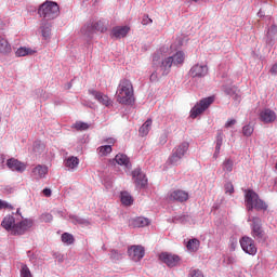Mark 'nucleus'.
Masks as SVG:
<instances>
[{"label":"nucleus","instance_id":"1","mask_svg":"<svg viewBox=\"0 0 277 277\" xmlns=\"http://www.w3.org/2000/svg\"><path fill=\"white\" fill-rule=\"evenodd\" d=\"M184 62L185 52L183 51H177L175 54L167 58H161V55L159 53H155L153 55V64L154 66H160L162 77L170 75L172 66H183Z\"/></svg>","mask_w":277,"mask_h":277},{"label":"nucleus","instance_id":"2","mask_svg":"<svg viewBox=\"0 0 277 277\" xmlns=\"http://www.w3.org/2000/svg\"><path fill=\"white\" fill-rule=\"evenodd\" d=\"M1 226L9 230L11 235H25L34 226V220L25 219L16 223V219L13 215H8L3 219Z\"/></svg>","mask_w":277,"mask_h":277},{"label":"nucleus","instance_id":"3","mask_svg":"<svg viewBox=\"0 0 277 277\" xmlns=\"http://www.w3.org/2000/svg\"><path fill=\"white\" fill-rule=\"evenodd\" d=\"M117 101L121 105H131L135 101L133 97V84L129 80L123 79L120 81L117 89Z\"/></svg>","mask_w":277,"mask_h":277},{"label":"nucleus","instance_id":"4","mask_svg":"<svg viewBox=\"0 0 277 277\" xmlns=\"http://www.w3.org/2000/svg\"><path fill=\"white\" fill-rule=\"evenodd\" d=\"M38 14L41 21H55L60 16V5L57 2L47 1L39 6Z\"/></svg>","mask_w":277,"mask_h":277},{"label":"nucleus","instance_id":"5","mask_svg":"<svg viewBox=\"0 0 277 277\" xmlns=\"http://www.w3.org/2000/svg\"><path fill=\"white\" fill-rule=\"evenodd\" d=\"M245 202L248 211H252V209H256V211H267L268 206L259 197V194H256L254 190L246 192Z\"/></svg>","mask_w":277,"mask_h":277},{"label":"nucleus","instance_id":"6","mask_svg":"<svg viewBox=\"0 0 277 277\" xmlns=\"http://www.w3.org/2000/svg\"><path fill=\"white\" fill-rule=\"evenodd\" d=\"M251 222V235L258 243H265L267 241V235L263 230V221L259 216H252L248 219Z\"/></svg>","mask_w":277,"mask_h":277},{"label":"nucleus","instance_id":"7","mask_svg":"<svg viewBox=\"0 0 277 277\" xmlns=\"http://www.w3.org/2000/svg\"><path fill=\"white\" fill-rule=\"evenodd\" d=\"M214 98L213 97H206L200 100L192 109H190V118H198L200 114L207 111L209 107L212 105Z\"/></svg>","mask_w":277,"mask_h":277},{"label":"nucleus","instance_id":"8","mask_svg":"<svg viewBox=\"0 0 277 277\" xmlns=\"http://www.w3.org/2000/svg\"><path fill=\"white\" fill-rule=\"evenodd\" d=\"M240 246L243 252H246V254H250L251 256H254L258 252L256 243L254 242V239H252L251 237H242L240 239Z\"/></svg>","mask_w":277,"mask_h":277},{"label":"nucleus","instance_id":"9","mask_svg":"<svg viewBox=\"0 0 277 277\" xmlns=\"http://www.w3.org/2000/svg\"><path fill=\"white\" fill-rule=\"evenodd\" d=\"M263 40L268 49H272V47H274V44H276V42H277V26H276V24H273L271 27L267 28Z\"/></svg>","mask_w":277,"mask_h":277},{"label":"nucleus","instance_id":"10","mask_svg":"<svg viewBox=\"0 0 277 277\" xmlns=\"http://www.w3.org/2000/svg\"><path fill=\"white\" fill-rule=\"evenodd\" d=\"M209 75V67L207 65L196 64L189 70V77L193 79H202Z\"/></svg>","mask_w":277,"mask_h":277},{"label":"nucleus","instance_id":"11","mask_svg":"<svg viewBox=\"0 0 277 277\" xmlns=\"http://www.w3.org/2000/svg\"><path fill=\"white\" fill-rule=\"evenodd\" d=\"M128 254L132 261L137 263L144 259V254H145L144 247L140 245H134L128 249Z\"/></svg>","mask_w":277,"mask_h":277},{"label":"nucleus","instance_id":"12","mask_svg":"<svg viewBox=\"0 0 277 277\" xmlns=\"http://www.w3.org/2000/svg\"><path fill=\"white\" fill-rule=\"evenodd\" d=\"M162 263H166L168 267H176L179 265L181 258L176 254L163 252L159 255Z\"/></svg>","mask_w":277,"mask_h":277},{"label":"nucleus","instance_id":"13","mask_svg":"<svg viewBox=\"0 0 277 277\" xmlns=\"http://www.w3.org/2000/svg\"><path fill=\"white\" fill-rule=\"evenodd\" d=\"M132 179H134L136 187H146L148 184V179H146V174L142 172L141 168H136L132 171Z\"/></svg>","mask_w":277,"mask_h":277},{"label":"nucleus","instance_id":"14","mask_svg":"<svg viewBox=\"0 0 277 277\" xmlns=\"http://www.w3.org/2000/svg\"><path fill=\"white\" fill-rule=\"evenodd\" d=\"M48 174H49V167H47L45 164H37L31 170V176L32 179H35V181L47 179Z\"/></svg>","mask_w":277,"mask_h":277},{"label":"nucleus","instance_id":"15","mask_svg":"<svg viewBox=\"0 0 277 277\" xmlns=\"http://www.w3.org/2000/svg\"><path fill=\"white\" fill-rule=\"evenodd\" d=\"M169 200L175 202H187V200H189V193L181 189L173 190L169 195Z\"/></svg>","mask_w":277,"mask_h":277},{"label":"nucleus","instance_id":"16","mask_svg":"<svg viewBox=\"0 0 277 277\" xmlns=\"http://www.w3.org/2000/svg\"><path fill=\"white\" fill-rule=\"evenodd\" d=\"M260 120L264 124H271V122L276 121V113L269 108L262 109L260 111Z\"/></svg>","mask_w":277,"mask_h":277},{"label":"nucleus","instance_id":"17","mask_svg":"<svg viewBox=\"0 0 277 277\" xmlns=\"http://www.w3.org/2000/svg\"><path fill=\"white\" fill-rule=\"evenodd\" d=\"M6 166L9 170L13 172H25L27 170V166L14 158H11L6 161Z\"/></svg>","mask_w":277,"mask_h":277},{"label":"nucleus","instance_id":"18","mask_svg":"<svg viewBox=\"0 0 277 277\" xmlns=\"http://www.w3.org/2000/svg\"><path fill=\"white\" fill-rule=\"evenodd\" d=\"M89 94L94 96V100L100 102L101 105H105V107H109L111 105V100H109V96L94 90H89Z\"/></svg>","mask_w":277,"mask_h":277},{"label":"nucleus","instance_id":"19","mask_svg":"<svg viewBox=\"0 0 277 277\" xmlns=\"http://www.w3.org/2000/svg\"><path fill=\"white\" fill-rule=\"evenodd\" d=\"M131 31V28L129 26H116L111 29V36L113 38H124L127 37V34Z\"/></svg>","mask_w":277,"mask_h":277},{"label":"nucleus","instance_id":"20","mask_svg":"<svg viewBox=\"0 0 277 277\" xmlns=\"http://www.w3.org/2000/svg\"><path fill=\"white\" fill-rule=\"evenodd\" d=\"M148 224H150V221L144 216L130 220V226H133V228H144V226H148Z\"/></svg>","mask_w":277,"mask_h":277},{"label":"nucleus","instance_id":"21","mask_svg":"<svg viewBox=\"0 0 277 277\" xmlns=\"http://www.w3.org/2000/svg\"><path fill=\"white\" fill-rule=\"evenodd\" d=\"M82 36H85V38L92 39L94 34H96V30H94V25L92 22H88L82 28H81Z\"/></svg>","mask_w":277,"mask_h":277},{"label":"nucleus","instance_id":"22","mask_svg":"<svg viewBox=\"0 0 277 277\" xmlns=\"http://www.w3.org/2000/svg\"><path fill=\"white\" fill-rule=\"evenodd\" d=\"M51 27L52 25L50 22L41 21L40 29L43 40H49L51 38Z\"/></svg>","mask_w":277,"mask_h":277},{"label":"nucleus","instance_id":"23","mask_svg":"<svg viewBox=\"0 0 277 277\" xmlns=\"http://www.w3.org/2000/svg\"><path fill=\"white\" fill-rule=\"evenodd\" d=\"M64 164L65 168H68V170H77V168H79V158L70 156L69 158L65 159Z\"/></svg>","mask_w":277,"mask_h":277},{"label":"nucleus","instance_id":"24","mask_svg":"<svg viewBox=\"0 0 277 277\" xmlns=\"http://www.w3.org/2000/svg\"><path fill=\"white\" fill-rule=\"evenodd\" d=\"M12 52V45H10V42H8V39L0 36V53L2 55H8V53Z\"/></svg>","mask_w":277,"mask_h":277},{"label":"nucleus","instance_id":"25","mask_svg":"<svg viewBox=\"0 0 277 277\" xmlns=\"http://www.w3.org/2000/svg\"><path fill=\"white\" fill-rule=\"evenodd\" d=\"M189 150V143L183 142L182 144L177 145L173 151H175L179 156L185 157L187 155V151Z\"/></svg>","mask_w":277,"mask_h":277},{"label":"nucleus","instance_id":"26","mask_svg":"<svg viewBox=\"0 0 277 277\" xmlns=\"http://www.w3.org/2000/svg\"><path fill=\"white\" fill-rule=\"evenodd\" d=\"M151 127H153V119H147L138 130L140 135H142L143 137L144 135H148V133H150Z\"/></svg>","mask_w":277,"mask_h":277},{"label":"nucleus","instance_id":"27","mask_svg":"<svg viewBox=\"0 0 277 277\" xmlns=\"http://www.w3.org/2000/svg\"><path fill=\"white\" fill-rule=\"evenodd\" d=\"M182 159L183 157L179 156L177 153L172 150L171 156L168 158V163H170V166H181Z\"/></svg>","mask_w":277,"mask_h":277},{"label":"nucleus","instance_id":"28","mask_svg":"<svg viewBox=\"0 0 277 277\" xmlns=\"http://www.w3.org/2000/svg\"><path fill=\"white\" fill-rule=\"evenodd\" d=\"M69 220L72 222V224H79L80 226H90V221H88L87 219L77 216V215L70 214Z\"/></svg>","mask_w":277,"mask_h":277},{"label":"nucleus","instance_id":"29","mask_svg":"<svg viewBox=\"0 0 277 277\" xmlns=\"http://www.w3.org/2000/svg\"><path fill=\"white\" fill-rule=\"evenodd\" d=\"M115 161L118 163V166H124L126 168H129V157H127L124 154H117Z\"/></svg>","mask_w":277,"mask_h":277},{"label":"nucleus","instance_id":"30","mask_svg":"<svg viewBox=\"0 0 277 277\" xmlns=\"http://www.w3.org/2000/svg\"><path fill=\"white\" fill-rule=\"evenodd\" d=\"M34 53H36V51L29 49V48H19L17 49V51L15 52L16 57H25L27 55H34Z\"/></svg>","mask_w":277,"mask_h":277},{"label":"nucleus","instance_id":"31","mask_svg":"<svg viewBox=\"0 0 277 277\" xmlns=\"http://www.w3.org/2000/svg\"><path fill=\"white\" fill-rule=\"evenodd\" d=\"M187 250L189 252H197L198 248H200V240L193 238L186 245Z\"/></svg>","mask_w":277,"mask_h":277},{"label":"nucleus","instance_id":"32","mask_svg":"<svg viewBox=\"0 0 277 277\" xmlns=\"http://www.w3.org/2000/svg\"><path fill=\"white\" fill-rule=\"evenodd\" d=\"M224 137L222 133H219L216 135V146H215V151H214V159H217L220 157V150L222 149V142H223Z\"/></svg>","mask_w":277,"mask_h":277},{"label":"nucleus","instance_id":"33","mask_svg":"<svg viewBox=\"0 0 277 277\" xmlns=\"http://www.w3.org/2000/svg\"><path fill=\"white\" fill-rule=\"evenodd\" d=\"M235 166V162L233 161V159L227 158L223 161L222 168H223V172H233V168Z\"/></svg>","mask_w":277,"mask_h":277},{"label":"nucleus","instance_id":"34","mask_svg":"<svg viewBox=\"0 0 277 277\" xmlns=\"http://www.w3.org/2000/svg\"><path fill=\"white\" fill-rule=\"evenodd\" d=\"M154 71L151 72L149 79L150 81H159V79H161V74L159 72V70H161V66H155L153 65Z\"/></svg>","mask_w":277,"mask_h":277},{"label":"nucleus","instance_id":"35","mask_svg":"<svg viewBox=\"0 0 277 277\" xmlns=\"http://www.w3.org/2000/svg\"><path fill=\"white\" fill-rule=\"evenodd\" d=\"M121 202L126 207H130V205H133V197L128 192L121 193Z\"/></svg>","mask_w":277,"mask_h":277},{"label":"nucleus","instance_id":"36","mask_svg":"<svg viewBox=\"0 0 277 277\" xmlns=\"http://www.w3.org/2000/svg\"><path fill=\"white\" fill-rule=\"evenodd\" d=\"M100 157H107L111 153V145H104L97 148Z\"/></svg>","mask_w":277,"mask_h":277},{"label":"nucleus","instance_id":"37","mask_svg":"<svg viewBox=\"0 0 277 277\" xmlns=\"http://www.w3.org/2000/svg\"><path fill=\"white\" fill-rule=\"evenodd\" d=\"M62 241H63V243L70 246V245L75 243V237L71 234L64 233L62 235Z\"/></svg>","mask_w":277,"mask_h":277},{"label":"nucleus","instance_id":"38","mask_svg":"<svg viewBox=\"0 0 277 277\" xmlns=\"http://www.w3.org/2000/svg\"><path fill=\"white\" fill-rule=\"evenodd\" d=\"M90 23H92L93 29L95 31H101L102 34H103V31H105V24H103L102 21H97V22L90 21Z\"/></svg>","mask_w":277,"mask_h":277},{"label":"nucleus","instance_id":"39","mask_svg":"<svg viewBox=\"0 0 277 277\" xmlns=\"http://www.w3.org/2000/svg\"><path fill=\"white\" fill-rule=\"evenodd\" d=\"M123 254H124L123 252L113 249L110 251V259H111V261H121Z\"/></svg>","mask_w":277,"mask_h":277},{"label":"nucleus","instance_id":"40","mask_svg":"<svg viewBox=\"0 0 277 277\" xmlns=\"http://www.w3.org/2000/svg\"><path fill=\"white\" fill-rule=\"evenodd\" d=\"M32 150H34L35 155H40L41 153L44 151V144H42L40 142H35Z\"/></svg>","mask_w":277,"mask_h":277},{"label":"nucleus","instance_id":"41","mask_svg":"<svg viewBox=\"0 0 277 277\" xmlns=\"http://www.w3.org/2000/svg\"><path fill=\"white\" fill-rule=\"evenodd\" d=\"M74 129H77V131H88V129H90V124L78 121L74 124Z\"/></svg>","mask_w":277,"mask_h":277},{"label":"nucleus","instance_id":"42","mask_svg":"<svg viewBox=\"0 0 277 277\" xmlns=\"http://www.w3.org/2000/svg\"><path fill=\"white\" fill-rule=\"evenodd\" d=\"M223 90L225 92V94H227V96H233L234 94H237L238 89L237 87L233 85V87H223Z\"/></svg>","mask_w":277,"mask_h":277},{"label":"nucleus","instance_id":"43","mask_svg":"<svg viewBox=\"0 0 277 277\" xmlns=\"http://www.w3.org/2000/svg\"><path fill=\"white\" fill-rule=\"evenodd\" d=\"M252 133H254V128L251 124H247L242 128V135H245V137H250Z\"/></svg>","mask_w":277,"mask_h":277},{"label":"nucleus","instance_id":"44","mask_svg":"<svg viewBox=\"0 0 277 277\" xmlns=\"http://www.w3.org/2000/svg\"><path fill=\"white\" fill-rule=\"evenodd\" d=\"M35 94L37 98H42L43 101H47V98H49V95H47L44 89L35 90Z\"/></svg>","mask_w":277,"mask_h":277},{"label":"nucleus","instance_id":"45","mask_svg":"<svg viewBox=\"0 0 277 277\" xmlns=\"http://www.w3.org/2000/svg\"><path fill=\"white\" fill-rule=\"evenodd\" d=\"M21 277H32L31 276V271H29V267H27V265H22L21 268Z\"/></svg>","mask_w":277,"mask_h":277},{"label":"nucleus","instance_id":"46","mask_svg":"<svg viewBox=\"0 0 277 277\" xmlns=\"http://www.w3.org/2000/svg\"><path fill=\"white\" fill-rule=\"evenodd\" d=\"M41 220L42 222H47V223L53 222V215L51 213H43L41 215Z\"/></svg>","mask_w":277,"mask_h":277},{"label":"nucleus","instance_id":"47","mask_svg":"<svg viewBox=\"0 0 277 277\" xmlns=\"http://www.w3.org/2000/svg\"><path fill=\"white\" fill-rule=\"evenodd\" d=\"M225 192L226 194H233V192H235V188L233 187L232 183L225 184Z\"/></svg>","mask_w":277,"mask_h":277},{"label":"nucleus","instance_id":"48","mask_svg":"<svg viewBox=\"0 0 277 277\" xmlns=\"http://www.w3.org/2000/svg\"><path fill=\"white\" fill-rule=\"evenodd\" d=\"M1 209H12V206L8 201H3L0 199V210Z\"/></svg>","mask_w":277,"mask_h":277},{"label":"nucleus","instance_id":"49","mask_svg":"<svg viewBox=\"0 0 277 277\" xmlns=\"http://www.w3.org/2000/svg\"><path fill=\"white\" fill-rule=\"evenodd\" d=\"M153 23V19L148 17V15H144L142 19V25H150Z\"/></svg>","mask_w":277,"mask_h":277},{"label":"nucleus","instance_id":"50","mask_svg":"<svg viewBox=\"0 0 277 277\" xmlns=\"http://www.w3.org/2000/svg\"><path fill=\"white\" fill-rule=\"evenodd\" d=\"M190 276L192 277H205V275H202V272H200L198 269L197 271L196 269L192 271Z\"/></svg>","mask_w":277,"mask_h":277},{"label":"nucleus","instance_id":"51","mask_svg":"<svg viewBox=\"0 0 277 277\" xmlns=\"http://www.w3.org/2000/svg\"><path fill=\"white\" fill-rule=\"evenodd\" d=\"M235 124H237V120L230 119V120H227V122L225 123V128L230 129V127H233Z\"/></svg>","mask_w":277,"mask_h":277},{"label":"nucleus","instance_id":"52","mask_svg":"<svg viewBox=\"0 0 277 277\" xmlns=\"http://www.w3.org/2000/svg\"><path fill=\"white\" fill-rule=\"evenodd\" d=\"M174 222H187V216L186 215H182V216H175L173 219Z\"/></svg>","mask_w":277,"mask_h":277},{"label":"nucleus","instance_id":"53","mask_svg":"<svg viewBox=\"0 0 277 277\" xmlns=\"http://www.w3.org/2000/svg\"><path fill=\"white\" fill-rule=\"evenodd\" d=\"M232 96H233L234 101H236V103H240L241 102V95L239 94V91L234 93Z\"/></svg>","mask_w":277,"mask_h":277},{"label":"nucleus","instance_id":"54","mask_svg":"<svg viewBox=\"0 0 277 277\" xmlns=\"http://www.w3.org/2000/svg\"><path fill=\"white\" fill-rule=\"evenodd\" d=\"M166 142H168V134H162L160 136V143L166 144Z\"/></svg>","mask_w":277,"mask_h":277},{"label":"nucleus","instance_id":"55","mask_svg":"<svg viewBox=\"0 0 277 277\" xmlns=\"http://www.w3.org/2000/svg\"><path fill=\"white\" fill-rule=\"evenodd\" d=\"M271 72H272V75H277V62L271 68Z\"/></svg>","mask_w":277,"mask_h":277},{"label":"nucleus","instance_id":"56","mask_svg":"<svg viewBox=\"0 0 277 277\" xmlns=\"http://www.w3.org/2000/svg\"><path fill=\"white\" fill-rule=\"evenodd\" d=\"M43 194L47 196V198L51 197V188H44Z\"/></svg>","mask_w":277,"mask_h":277},{"label":"nucleus","instance_id":"57","mask_svg":"<svg viewBox=\"0 0 277 277\" xmlns=\"http://www.w3.org/2000/svg\"><path fill=\"white\" fill-rule=\"evenodd\" d=\"M106 142L108 143V144H116V138H107L106 140Z\"/></svg>","mask_w":277,"mask_h":277},{"label":"nucleus","instance_id":"58","mask_svg":"<svg viewBox=\"0 0 277 277\" xmlns=\"http://www.w3.org/2000/svg\"><path fill=\"white\" fill-rule=\"evenodd\" d=\"M258 16H259L260 18H263V16H265V13L263 12V10H260V11H259Z\"/></svg>","mask_w":277,"mask_h":277},{"label":"nucleus","instance_id":"59","mask_svg":"<svg viewBox=\"0 0 277 277\" xmlns=\"http://www.w3.org/2000/svg\"><path fill=\"white\" fill-rule=\"evenodd\" d=\"M70 88H72V84L69 82V83L67 84V89L70 90Z\"/></svg>","mask_w":277,"mask_h":277},{"label":"nucleus","instance_id":"60","mask_svg":"<svg viewBox=\"0 0 277 277\" xmlns=\"http://www.w3.org/2000/svg\"><path fill=\"white\" fill-rule=\"evenodd\" d=\"M21 213V210H17V214H19Z\"/></svg>","mask_w":277,"mask_h":277},{"label":"nucleus","instance_id":"61","mask_svg":"<svg viewBox=\"0 0 277 277\" xmlns=\"http://www.w3.org/2000/svg\"><path fill=\"white\" fill-rule=\"evenodd\" d=\"M193 1H198V0H193Z\"/></svg>","mask_w":277,"mask_h":277}]
</instances>
